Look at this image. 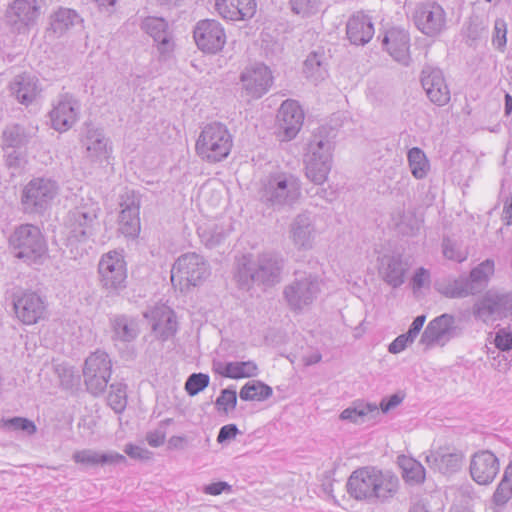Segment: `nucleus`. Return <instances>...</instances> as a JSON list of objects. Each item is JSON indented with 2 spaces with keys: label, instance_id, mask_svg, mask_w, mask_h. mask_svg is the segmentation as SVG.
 <instances>
[{
  "label": "nucleus",
  "instance_id": "nucleus-1",
  "mask_svg": "<svg viewBox=\"0 0 512 512\" xmlns=\"http://www.w3.org/2000/svg\"><path fill=\"white\" fill-rule=\"evenodd\" d=\"M346 486L349 495L356 500L385 502L396 494L398 479L376 468L363 467L352 472Z\"/></svg>",
  "mask_w": 512,
  "mask_h": 512
},
{
  "label": "nucleus",
  "instance_id": "nucleus-2",
  "mask_svg": "<svg viewBox=\"0 0 512 512\" xmlns=\"http://www.w3.org/2000/svg\"><path fill=\"white\" fill-rule=\"evenodd\" d=\"M284 260L275 252H263L254 260L244 262L238 269L237 280L242 286L250 283L273 286L280 281Z\"/></svg>",
  "mask_w": 512,
  "mask_h": 512
},
{
  "label": "nucleus",
  "instance_id": "nucleus-3",
  "mask_svg": "<svg viewBox=\"0 0 512 512\" xmlns=\"http://www.w3.org/2000/svg\"><path fill=\"white\" fill-rule=\"evenodd\" d=\"M301 196V182L291 173L278 172L269 175L262 183L259 197L262 203L273 209L292 206Z\"/></svg>",
  "mask_w": 512,
  "mask_h": 512
},
{
  "label": "nucleus",
  "instance_id": "nucleus-4",
  "mask_svg": "<svg viewBox=\"0 0 512 512\" xmlns=\"http://www.w3.org/2000/svg\"><path fill=\"white\" fill-rule=\"evenodd\" d=\"M97 208L76 207L68 213L65 227L66 246L70 255L76 259L85 252L83 245L94 234L97 225Z\"/></svg>",
  "mask_w": 512,
  "mask_h": 512
},
{
  "label": "nucleus",
  "instance_id": "nucleus-5",
  "mask_svg": "<svg viewBox=\"0 0 512 512\" xmlns=\"http://www.w3.org/2000/svg\"><path fill=\"white\" fill-rule=\"evenodd\" d=\"M233 145L228 128L219 122L205 125L195 144L196 154L204 161L216 163L229 155Z\"/></svg>",
  "mask_w": 512,
  "mask_h": 512
},
{
  "label": "nucleus",
  "instance_id": "nucleus-6",
  "mask_svg": "<svg viewBox=\"0 0 512 512\" xmlns=\"http://www.w3.org/2000/svg\"><path fill=\"white\" fill-rule=\"evenodd\" d=\"M334 144L322 133L313 134L305 155V175L316 185H322L332 168Z\"/></svg>",
  "mask_w": 512,
  "mask_h": 512
},
{
  "label": "nucleus",
  "instance_id": "nucleus-7",
  "mask_svg": "<svg viewBox=\"0 0 512 512\" xmlns=\"http://www.w3.org/2000/svg\"><path fill=\"white\" fill-rule=\"evenodd\" d=\"M98 282L107 297L119 296L127 288V263L122 251L104 253L97 266Z\"/></svg>",
  "mask_w": 512,
  "mask_h": 512
},
{
  "label": "nucleus",
  "instance_id": "nucleus-8",
  "mask_svg": "<svg viewBox=\"0 0 512 512\" xmlns=\"http://www.w3.org/2000/svg\"><path fill=\"white\" fill-rule=\"evenodd\" d=\"M59 191L58 183L46 177L30 180L22 189L21 207L24 213L42 215Z\"/></svg>",
  "mask_w": 512,
  "mask_h": 512
},
{
  "label": "nucleus",
  "instance_id": "nucleus-9",
  "mask_svg": "<svg viewBox=\"0 0 512 512\" xmlns=\"http://www.w3.org/2000/svg\"><path fill=\"white\" fill-rule=\"evenodd\" d=\"M321 291V281L308 273L296 274L293 281L283 290V297L288 307L294 312H302L311 306Z\"/></svg>",
  "mask_w": 512,
  "mask_h": 512
},
{
  "label": "nucleus",
  "instance_id": "nucleus-10",
  "mask_svg": "<svg viewBox=\"0 0 512 512\" xmlns=\"http://www.w3.org/2000/svg\"><path fill=\"white\" fill-rule=\"evenodd\" d=\"M10 245L16 251L15 256L27 262H35L47 250L40 229L32 224L17 227L9 238Z\"/></svg>",
  "mask_w": 512,
  "mask_h": 512
},
{
  "label": "nucleus",
  "instance_id": "nucleus-11",
  "mask_svg": "<svg viewBox=\"0 0 512 512\" xmlns=\"http://www.w3.org/2000/svg\"><path fill=\"white\" fill-rule=\"evenodd\" d=\"M210 275L207 261L195 252L181 255L171 270V282L182 287L197 286Z\"/></svg>",
  "mask_w": 512,
  "mask_h": 512
},
{
  "label": "nucleus",
  "instance_id": "nucleus-12",
  "mask_svg": "<svg viewBox=\"0 0 512 512\" xmlns=\"http://www.w3.org/2000/svg\"><path fill=\"white\" fill-rule=\"evenodd\" d=\"M494 273V261L486 259L473 268L467 277H460L449 283L442 293L449 298H464L480 293Z\"/></svg>",
  "mask_w": 512,
  "mask_h": 512
},
{
  "label": "nucleus",
  "instance_id": "nucleus-13",
  "mask_svg": "<svg viewBox=\"0 0 512 512\" xmlns=\"http://www.w3.org/2000/svg\"><path fill=\"white\" fill-rule=\"evenodd\" d=\"M412 19L416 28L430 38L441 35L447 29V13L436 1L418 3L413 11Z\"/></svg>",
  "mask_w": 512,
  "mask_h": 512
},
{
  "label": "nucleus",
  "instance_id": "nucleus-14",
  "mask_svg": "<svg viewBox=\"0 0 512 512\" xmlns=\"http://www.w3.org/2000/svg\"><path fill=\"white\" fill-rule=\"evenodd\" d=\"M112 372V363L109 355L103 351L92 353L86 360L83 368L84 383L87 390L98 396L102 394L109 382Z\"/></svg>",
  "mask_w": 512,
  "mask_h": 512
},
{
  "label": "nucleus",
  "instance_id": "nucleus-15",
  "mask_svg": "<svg viewBox=\"0 0 512 512\" xmlns=\"http://www.w3.org/2000/svg\"><path fill=\"white\" fill-rule=\"evenodd\" d=\"M40 14L37 0H14L5 12L6 25L17 33H25L36 24Z\"/></svg>",
  "mask_w": 512,
  "mask_h": 512
},
{
  "label": "nucleus",
  "instance_id": "nucleus-16",
  "mask_svg": "<svg viewBox=\"0 0 512 512\" xmlns=\"http://www.w3.org/2000/svg\"><path fill=\"white\" fill-rule=\"evenodd\" d=\"M242 95L248 100L259 99L265 95L273 83L271 70L262 63L246 67L241 75Z\"/></svg>",
  "mask_w": 512,
  "mask_h": 512
},
{
  "label": "nucleus",
  "instance_id": "nucleus-17",
  "mask_svg": "<svg viewBox=\"0 0 512 512\" xmlns=\"http://www.w3.org/2000/svg\"><path fill=\"white\" fill-rule=\"evenodd\" d=\"M456 335L455 317L444 313L427 324L421 335L420 343L426 349L443 347Z\"/></svg>",
  "mask_w": 512,
  "mask_h": 512
},
{
  "label": "nucleus",
  "instance_id": "nucleus-18",
  "mask_svg": "<svg viewBox=\"0 0 512 512\" xmlns=\"http://www.w3.org/2000/svg\"><path fill=\"white\" fill-rule=\"evenodd\" d=\"M288 232L289 238L297 250H311L318 235L316 215L309 211L297 214L289 224Z\"/></svg>",
  "mask_w": 512,
  "mask_h": 512
},
{
  "label": "nucleus",
  "instance_id": "nucleus-19",
  "mask_svg": "<svg viewBox=\"0 0 512 512\" xmlns=\"http://www.w3.org/2000/svg\"><path fill=\"white\" fill-rule=\"evenodd\" d=\"M197 47L204 53L216 54L226 43V34L222 25L214 19L200 20L193 31Z\"/></svg>",
  "mask_w": 512,
  "mask_h": 512
},
{
  "label": "nucleus",
  "instance_id": "nucleus-20",
  "mask_svg": "<svg viewBox=\"0 0 512 512\" xmlns=\"http://www.w3.org/2000/svg\"><path fill=\"white\" fill-rule=\"evenodd\" d=\"M278 136L282 141H290L299 133L303 121L304 112L296 100H285L277 113Z\"/></svg>",
  "mask_w": 512,
  "mask_h": 512
},
{
  "label": "nucleus",
  "instance_id": "nucleus-21",
  "mask_svg": "<svg viewBox=\"0 0 512 512\" xmlns=\"http://www.w3.org/2000/svg\"><path fill=\"white\" fill-rule=\"evenodd\" d=\"M409 269V260L401 253L384 254L378 258V275L385 284L393 289H397L405 283Z\"/></svg>",
  "mask_w": 512,
  "mask_h": 512
},
{
  "label": "nucleus",
  "instance_id": "nucleus-22",
  "mask_svg": "<svg viewBox=\"0 0 512 512\" xmlns=\"http://www.w3.org/2000/svg\"><path fill=\"white\" fill-rule=\"evenodd\" d=\"M14 310L23 324L32 325L43 318L46 302L37 292L24 291L14 295Z\"/></svg>",
  "mask_w": 512,
  "mask_h": 512
},
{
  "label": "nucleus",
  "instance_id": "nucleus-23",
  "mask_svg": "<svg viewBox=\"0 0 512 512\" xmlns=\"http://www.w3.org/2000/svg\"><path fill=\"white\" fill-rule=\"evenodd\" d=\"M141 29L153 38L160 60H167L174 51V41L167 21L162 17L148 16L140 25Z\"/></svg>",
  "mask_w": 512,
  "mask_h": 512
},
{
  "label": "nucleus",
  "instance_id": "nucleus-24",
  "mask_svg": "<svg viewBox=\"0 0 512 512\" xmlns=\"http://www.w3.org/2000/svg\"><path fill=\"white\" fill-rule=\"evenodd\" d=\"M421 84L433 104L441 107L450 101V89L441 69L426 65L421 71Z\"/></svg>",
  "mask_w": 512,
  "mask_h": 512
},
{
  "label": "nucleus",
  "instance_id": "nucleus-25",
  "mask_svg": "<svg viewBox=\"0 0 512 512\" xmlns=\"http://www.w3.org/2000/svg\"><path fill=\"white\" fill-rule=\"evenodd\" d=\"M469 470L476 483L488 485L499 473V459L489 450H480L472 455Z\"/></svg>",
  "mask_w": 512,
  "mask_h": 512
},
{
  "label": "nucleus",
  "instance_id": "nucleus-26",
  "mask_svg": "<svg viewBox=\"0 0 512 512\" xmlns=\"http://www.w3.org/2000/svg\"><path fill=\"white\" fill-rule=\"evenodd\" d=\"M382 47L394 61L403 66L410 64V35L407 30L398 27L387 30L382 38Z\"/></svg>",
  "mask_w": 512,
  "mask_h": 512
},
{
  "label": "nucleus",
  "instance_id": "nucleus-27",
  "mask_svg": "<svg viewBox=\"0 0 512 512\" xmlns=\"http://www.w3.org/2000/svg\"><path fill=\"white\" fill-rule=\"evenodd\" d=\"M120 205L119 223L122 232L127 236H136L140 231V195L133 190L127 191Z\"/></svg>",
  "mask_w": 512,
  "mask_h": 512
},
{
  "label": "nucleus",
  "instance_id": "nucleus-28",
  "mask_svg": "<svg viewBox=\"0 0 512 512\" xmlns=\"http://www.w3.org/2000/svg\"><path fill=\"white\" fill-rule=\"evenodd\" d=\"M82 143L85 147V157L90 162H108L112 153V146L101 129L89 127Z\"/></svg>",
  "mask_w": 512,
  "mask_h": 512
},
{
  "label": "nucleus",
  "instance_id": "nucleus-29",
  "mask_svg": "<svg viewBox=\"0 0 512 512\" xmlns=\"http://www.w3.org/2000/svg\"><path fill=\"white\" fill-rule=\"evenodd\" d=\"M79 105L70 95L60 96L50 112L52 126L57 131H66L71 128L78 117Z\"/></svg>",
  "mask_w": 512,
  "mask_h": 512
},
{
  "label": "nucleus",
  "instance_id": "nucleus-30",
  "mask_svg": "<svg viewBox=\"0 0 512 512\" xmlns=\"http://www.w3.org/2000/svg\"><path fill=\"white\" fill-rule=\"evenodd\" d=\"M145 316L150 318L152 330L161 340L165 341L177 332L175 313L168 306H156Z\"/></svg>",
  "mask_w": 512,
  "mask_h": 512
},
{
  "label": "nucleus",
  "instance_id": "nucleus-31",
  "mask_svg": "<svg viewBox=\"0 0 512 512\" xmlns=\"http://www.w3.org/2000/svg\"><path fill=\"white\" fill-rule=\"evenodd\" d=\"M72 460L84 468L118 465L126 462L125 456L116 451L102 452L89 448L75 451L72 455Z\"/></svg>",
  "mask_w": 512,
  "mask_h": 512
},
{
  "label": "nucleus",
  "instance_id": "nucleus-32",
  "mask_svg": "<svg viewBox=\"0 0 512 512\" xmlns=\"http://www.w3.org/2000/svg\"><path fill=\"white\" fill-rule=\"evenodd\" d=\"M218 14L229 21H246L251 19L257 8L255 0H216Z\"/></svg>",
  "mask_w": 512,
  "mask_h": 512
},
{
  "label": "nucleus",
  "instance_id": "nucleus-33",
  "mask_svg": "<svg viewBox=\"0 0 512 512\" xmlns=\"http://www.w3.org/2000/svg\"><path fill=\"white\" fill-rule=\"evenodd\" d=\"M464 455L461 451L440 448L426 455V463L441 474H452L460 470Z\"/></svg>",
  "mask_w": 512,
  "mask_h": 512
},
{
  "label": "nucleus",
  "instance_id": "nucleus-34",
  "mask_svg": "<svg viewBox=\"0 0 512 512\" xmlns=\"http://www.w3.org/2000/svg\"><path fill=\"white\" fill-rule=\"evenodd\" d=\"M374 32L371 18L362 12L352 15L346 25L347 38L353 45L367 44L372 39Z\"/></svg>",
  "mask_w": 512,
  "mask_h": 512
},
{
  "label": "nucleus",
  "instance_id": "nucleus-35",
  "mask_svg": "<svg viewBox=\"0 0 512 512\" xmlns=\"http://www.w3.org/2000/svg\"><path fill=\"white\" fill-rule=\"evenodd\" d=\"M232 230L233 226L230 219L222 221L209 220L200 224L197 232L201 242L207 248H214L222 244Z\"/></svg>",
  "mask_w": 512,
  "mask_h": 512
},
{
  "label": "nucleus",
  "instance_id": "nucleus-36",
  "mask_svg": "<svg viewBox=\"0 0 512 512\" xmlns=\"http://www.w3.org/2000/svg\"><path fill=\"white\" fill-rule=\"evenodd\" d=\"M10 90L21 104L29 105L38 97L42 89L35 76L23 73L13 79Z\"/></svg>",
  "mask_w": 512,
  "mask_h": 512
},
{
  "label": "nucleus",
  "instance_id": "nucleus-37",
  "mask_svg": "<svg viewBox=\"0 0 512 512\" xmlns=\"http://www.w3.org/2000/svg\"><path fill=\"white\" fill-rule=\"evenodd\" d=\"M112 338L121 342H132L139 334L138 320L127 315H115L110 319Z\"/></svg>",
  "mask_w": 512,
  "mask_h": 512
},
{
  "label": "nucleus",
  "instance_id": "nucleus-38",
  "mask_svg": "<svg viewBox=\"0 0 512 512\" xmlns=\"http://www.w3.org/2000/svg\"><path fill=\"white\" fill-rule=\"evenodd\" d=\"M82 21L81 16L75 10L60 7L51 15L50 26L54 33L62 35Z\"/></svg>",
  "mask_w": 512,
  "mask_h": 512
},
{
  "label": "nucleus",
  "instance_id": "nucleus-39",
  "mask_svg": "<svg viewBox=\"0 0 512 512\" xmlns=\"http://www.w3.org/2000/svg\"><path fill=\"white\" fill-rule=\"evenodd\" d=\"M473 315L475 318L488 322L499 318V308L495 297V291L489 290L473 306Z\"/></svg>",
  "mask_w": 512,
  "mask_h": 512
},
{
  "label": "nucleus",
  "instance_id": "nucleus-40",
  "mask_svg": "<svg viewBox=\"0 0 512 512\" xmlns=\"http://www.w3.org/2000/svg\"><path fill=\"white\" fill-rule=\"evenodd\" d=\"M378 405L375 403L357 402L353 407H348L340 414V419L353 423H363L365 418L373 419L379 415Z\"/></svg>",
  "mask_w": 512,
  "mask_h": 512
},
{
  "label": "nucleus",
  "instance_id": "nucleus-41",
  "mask_svg": "<svg viewBox=\"0 0 512 512\" xmlns=\"http://www.w3.org/2000/svg\"><path fill=\"white\" fill-rule=\"evenodd\" d=\"M512 499V460L504 468L502 478L496 487L492 501L497 507H504Z\"/></svg>",
  "mask_w": 512,
  "mask_h": 512
},
{
  "label": "nucleus",
  "instance_id": "nucleus-42",
  "mask_svg": "<svg viewBox=\"0 0 512 512\" xmlns=\"http://www.w3.org/2000/svg\"><path fill=\"white\" fill-rule=\"evenodd\" d=\"M29 140L30 135L23 126L19 124L9 125L2 134V147L25 149Z\"/></svg>",
  "mask_w": 512,
  "mask_h": 512
},
{
  "label": "nucleus",
  "instance_id": "nucleus-43",
  "mask_svg": "<svg viewBox=\"0 0 512 512\" xmlns=\"http://www.w3.org/2000/svg\"><path fill=\"white\" fill-rule=\"evenodd\" d=\"M272 388L261 381H249L240 390L243 401H264L272 395Z\"/></svg>",
  "mask_w": 512,
  "mask_h": 512
},
{
  "label": "nucleus",
  "instance_id": "nucleus-44",
  "mask_svg": "<svg viewBox=\"0 0 512 512\" xmlns=\"http://www.w3.org/2000/svg\"><path fill=\"white\" fill-rule=\"evenodd\" d=\"M407 159L410 171L416 179H423L427 176L430 165L425 153L420 148L410 149Z\"/></svg>",
  "mask_w": 512,
  "mask_h": 512
},
{
  "label": "nucleus",
  "instance_id": "nucleus-45",
  "mask_svg": "<svg viewBox=\"0 0 512 512\" xmlns=\"http://www.w3.org/2000/svg\"><path fill=\"white\" fill-rule=\"evenodd\" d=\"M107 403L115 413H122L127 406V385L122 382L111 384Z\"/></svg>",
  "mask_w": 512,
  "mask_h": 512
},
{
  "label": "nucleus",
  "instance_id": "nucleus-46",
  "mask_svg": "<svg viewBox=\"0 0 512 512\" xmlns=\"http://www.w3.org/2000/svg\"><path fill=\"white\" fill-rule=\"evenodd\" d=\"M227 372L231 379L250 378L258 375V367L252 360L234 361L229 362Z\"/></svg>",
  "mask_w": 512,
  "mask_h": 512
},
{
  "label": "nucleus",
  "instance_id": "nucleus-47",
  "mask_svg": "<svg viewBox=\"0 0 512 512\" xmlns=\"http://www.w3.org/2000/svg\"><path fill=\"white\" fill-rule=\"evenodd\" d=\"M422 223L423 220L414 212L407 211L401 216L400 221L397 223V227L399 232L403 235L413 236L420 231Z\"/></svg>",
  "mask_w": 512,
  "mask_h": 512
},
{
  "label": "nucleus",
  "instance_id": "nucleus-48",
  "mask_svg": "<svg viewBox=\"0 0 512 512\" xmlns=\"http://www.w3.org/2000/svg\"><path fill=\"white\" fill-rule=\"evenodd\" d=\"M5 165L9 169L20 171L27 163L26 149L2 147Z\"/></svg>",
  "mask_w": 512,
  "mask_h": 512
},
{
  "label": "nucleus",
  "instance_id": "nucleus-49",
  "mask_svg": "<svg viewBox=\"0 0 512 512\" xmlns=\"http://www.w3.org/2000/svg\"><path fill=\"white\" fill-rule=\"evenodd\" d=\"M403 477L408 482L422 483L425 479V469L414 459H405L402 462Z\"/></svg>",
  "mask_w": 512,
  "mask_h": 512
},
{
  "label": "nucleus",
  "instance_id": "nucleus-50",
  "mask_svg": "<svg viewBox=\"0 0 512 512\" xmlns=\"http://www.w3.org/2000/svg\"><path fill=\"white\" fill-rule=\"evenodd\" d=\"M303 72L307 78L317 81L324 77L325 69L322 66L321 56L313 52L304 61Z\"/></svg>",
  "mask_w": 512,
  "mask_h": 512
},
{
  "label": "nucleus",
  "instance_id": "nucleus-51",
  "mask_svg": "<svg viewBox=\"0 0 512 512\" xmlns=\"http://www.w3.org/2000/svg\"><path fill=\"white\" fill-rule=\"evenodd\" d=\"M210 383V377L204 373H192L185 382V390L188 395L195 396Z\"/></svg>",
  "mask_w": 512,
  "mask_h": 512
},
{
  "label": "nucleus",
  "instance_id": "nucleus-52",
  "mask_svg": "<svg viewBox=\"0 0 512 512\" xmlns=\"http://www.w3.org/2000/svg\"><path fill=\"white\" fill-rule=\"evenodd\" d=\"M507 44V24L503 18H497L494 22L492 33V45L503 52Z\"/></svg>",
  "mask_w": 512,
  "mask_h": 512
},
{
  "label": "nucleus",
  "instance_id": "nucleus-53",
  "mask_svg": "<svg viewBox=\"0 0 512 512\" xmlns=\"http://www.w3.org/2000/svg\"><path fill=\"white\" fill-rule=\"evenodd\" d=\"M290 4L295 14L305 17L319 11L321 0H290Z\"/></svg>",
  "mask_w": 512,
  "mask_h": 512
},
{
  "label": "nucleus",
  "instance_id": "nucleus-54",
  "mask_svg": "<svg viewBox=\"0 0 512 512\" xmlns=\"http://www.w3.org/2000/svg\"><path fill=\"white\" fill-rule=\"evenodd\" d=\"M442 248L444 257L449 260L461 263L467 259L468 253L461 250L459 246L449 238L443 240Z\"/></svg>",
  "mask_w": 512,
  "mask_h": 512
},
{
  "label": "nucleus",
  "instance_id": "nucleus-55",
  "mask_svg": "<svg viewBox=\"0 0 512 512\" xmlns=\"http://www.w3.org/2000/svg\"><path fill=\"white\" fill-rule=\"evenodd\" d=\"M215 404L218 410H223L226 413L235 409L237 404L236 390L231 388L223 389L219 397L216 399Z\"/></svg>",
  "mask_w": 512,
  "mask_h": 512
},
{
  "label": "nucleus",
  "instance_id": "nucleus-56",
  "mask_svg": "<svg viewBox=\"0 0 512 512\" xmlns=\"http://www.w3.org/2000/svg\"><path fill=\"white\" fill-rule=\"evenodd\" d=\"M6 425L12 430L24 431L28 435H33L37 430L33 421L22 417H13L8 419Z\"/></svg>",
  "mask_w": 512,
  "mask_h": 512
},
{
  "label": "nucleus",
  "instance_id": "nucleus-57",
  "mask_svg": "<svg viewBox=\"0 0 512 512\" xmlns=\"http://www.w3.org/2000/svg\"><path fill=\"white\" fill-rule=\"evenodd\" d=\"M497 306L499 308V318L512 316V293H500L495 291Z\"/></svg>",
  "mask_w": 512,
  "mask_h": 512
},
{
  "label": "nucleus",
  "instance_id": "nucleus-58",
  "mask_svg": "<svg viewBox=\"0 0 512 512\" xmlns=\"http://www.w3.org/2000/svg\"><path fill=\"white\" fill-rule=\"evenodd\" d=\"M494 343L501 351L512 349V333L506 329H499L496 332Z\"/></svg>",
  "mask_w": 512,
  "mask_h": 512
},
{
  "label": "nucleus",
  "instance_id": "nucleus-59",
  "mask_svg": "<svg viewBox=\"0 0 512 512\" xmlns=\"http://www.w3.org/2000/svg\"><path fill=\"white\" fill-rule=\"evenodd\" d=\"M414 341L408 337L406 333L396 337L388 347V351L392 354H398L406 349V347L412 344Z\"/></svg>",
  "mask_w": 512,
  "mask_h": 512
},
{
  "label": "nucleus",
  "instance_id": "nucleus-60",
  "mask_svg": "<svg viewBox=\"0 0 512 512\" xmlns=\"http://www.w3.org/2000/svg\"><path fill=\"white\" fill-rule=\"evenodd\" d=\"M404 396L400 393H395L388 398H383L378 406L383 413H387L402 403Z\"/></svg>",
  "mask_w": 512,
  "mask_h": 512
},
{
  "label": "nucleus",
  "instance_id": "nucleus-61",
  "mask_svg": "<svg viewBox=\"0 0 512 512\" xmlns=\"http://www.w3.org/2000/svg\"><path fill=\"white\" fill-rule=\"evenodd\" d=\"M430 281V273L427 269L421 267L416 270L412 277V284L414 290H419L428 284Z\"/></svg>",
  "mask_w": 512,
  "mask_h": 512
},
{
  "label": "nucleus",
  "instance_id": "nucleus-62",
  "mask_svg": "<svg viewBox=\"0 0 512 512\" xmlns=\"http://www.w3.org/2000/svg\"><path fill=\"white\" fill-rule=\"evenodd\" d=\"M239 430L235 424H227L220 428L218 436H217V442L218 443H224L228 440H231L236 437Z\"/></svg>",
  "mask_w": 512,
  "mask_h": 512
},
{
  "label": "nucleus",
  "instance_id": "nucleus-63",
  "mask_svg": "<svg viewBox=\"0 0 512 512\" xmlns=\"http://www.w3.org/2000/svg\"><path fill=\"white\" fill-rule=\"evenodd\" d=\"M124 452L129 457L140 460L148 459L150 455V452L147 449L133 444H126Z\"/></svg>",
  "mask_w": 512,
  "mask_h": 512
},
{
  "label": "nucleus",
  "instance_id": "nucleus-64",
  "mask_svg": "<svg viewBox=\"0 0 512 512\" xmlns=\"http://www.w3.org/2000/svg\"><path fill=\"white\" fill-rule=\"evenodd\" d=\"M119 0H94L98 10L108 16L116 12V7Z\"/></svg>",
  "mask_w": 512,
  "mask_h": 512
}]
</instances>
